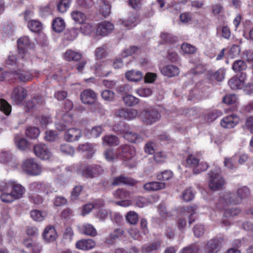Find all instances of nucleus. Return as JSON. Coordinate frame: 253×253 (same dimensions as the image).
<instances>
[{
  "instance_id": "nucleus-12",
  "label": "nucleus",
  "mask_w": 253,
  "mask_h": 253,
  "mask_svg": "<svg viewBox=\"0 0 253 253\" xmlns=\"http://www.w3.org/2000/svg\"><path fill=\"white\" fill-rule=\"evenodd\" d=\"M118 117L122 118L125 120H131L135 119L138 115V111L134 109L122 108L116 111Z\"/></svg>"
},
{
  "instance_id": "nucleus-24",
  "label": "nucleus",
  "mask_w": 253,
  "mask_h": 253,
  "mask_svg": "<svg viewBox=\"0 0 253 253\" xmlns=\"http://www.w3.org/2000/svg\"><path fill=\"white\" fill-rule=\"evenodd\" d=\"M80 232L90 237H95L97 232L95 227L91 224L85 223L80 229Z\"/></svg>"
},
{
  "instance_id": "nucleus-25",
  "label": "nucleus",
  "mask_w": 253,
  "mask_h": 253,
  "mask_svg": "<svg viewBox=\"0 0 253 253\" xmlns=\"http://www.w3.org/2000/svg\"><path fill=\"white\" fill-rule=\"evenodd\" d=\"M137 17L136 13H131L128 16L127 19H119V22L120 24L124 26L130 28L136 25V21Z\"/></svg>"
},
{
  "instance_id": "nucleus-54",
  "label": "nucleus",
  "mask_w": 253,
  "mask_h": 253,
  "mask_svg": "<svg viewBox=\"0 0 253 253\" xmlns=\"http://www.w3.org/2000/svg\"><path fill=\"white\" fill-rule=\"evenodd\" d=\"M70 4V0H60L57 5V9L60 12L64 13L69 7Z\"/></svg>"
},
{
  "instance_id": "nucleus-40",
  "label": "nucleus",
  "mask_w": 253,
  "mask_h": 253,
  "mask_svg": "<svg viewBox=\"0 0 253 253\" xmlns=\"http://www.w3.org/2000/svg\"><path fill=\"white\" fill-rule=\"evenodd\" d=\"M113 195L116 199L125 200L129 197V192L124 189H118L116 190Z\"/></svg>"
},
{
  "instance_id": "nucleus-26",
  "label": "nucleus",
  "mask_w": 253,
  "mask_h": 253,
  "mask_svg": "<svg viewBox=\"0 0 253 253\" xmlns=\"http://www.w3.org/2000/svg\"><path fill=\"white\" fill-rule=\"evenodd\" d=\"M143 77V74L137 70H132L126 72V78L131 82H138L142 79Z\"/></svg>"
},
{
  "instance_id": "nucleus-7",
  "label": "nucleus",
  "mask_w": 253,
  "mask_h": 253,
  "mask_svg": "<svg viewBox=\"0 0 253 253\" xmlns=\"http://www.w3.org/2000/svg\"><path fill=\"white\" fill-rule=\"evenodd\" d=\"M247 75L245 73H242L239 76L235 75L228 81V85L232 90L242 89L245 85Z\"/></svg>"
},
{
  "instance_id": "nucleus-3",
  "label": "nucleus",
  "mask_w": 253,
  "mask_h": 253,
  "mask_svg": "<svg viewBox=\"0 0 253 253\" xmlns=\"http://www.w3.org/2000/svg\"><path fill=\"white\" fill-rule=\"evenodd\" d=\"M82 102L84 104L92 105L91 108L93 111H99L101 109V105L96 101L97 95L91 89H86L83 91L80 94Z\"/></svg>"
},
{
  "instance_id": "nucleus-44",
  "label": "nucleus",
  "mask_w": 253,
  "mask_h": 253,
  "mask_svg": "<svg viewBox=\"0 0 253 253\" xmlns=\"http://www.w3.org/2000/svg\"><path fill=\"white\" fill-rule=\"evenodd\" d=\"M79 33V29L77 28H71L68 30L65 33V38L69 41H74L76 39Z\"/></svg>"
},
{
  "instance_id": "nucleus-20",
  "label": "nucleus",
  "mask_w": 253,
  "mask_h": 253,
  "mask_svg": "<svg viewBox=\"0 0 253 253\" xmlns=\"http://www.w3.org/2000/svg\"><path fill=\"white\" fill-rule=\"evenodd\" d=\"M225 202V204L236 205L241 203V199L239 198L238 195L235 193L228 192L225 193L222 198Z\"/></svg>"
},
{
  "instance_id": "nucleus-53",
  "label": "nucleus",
  "mask_w": 253,
  "mask_h": 253,
  "mask_svg": "<svg viewBox=\"0 0 253 253\" xmlns=\"http://www.w3.org/2000/svg\"><path fill=\"white\" fill-rule=\"evenodd\" d=\"M173 176L171 171L169 170H164L158 174L157 178L161 181H166L170 179Z\"/></svg>"
},
{
  "instance_id": "nucleus-8",
  "label": "nucleus",
  "mask_w": 253,
  "mask_h": 253,
  "mask_svg": "<svg viewBox=\"0 0 253 253\" xmlns=\"http://www.w3.org/2000/svg\"><path fill=\"white\" fill-rule=\"evenodd\" d=\"M222 240L221 238H213L209 240L204 247L205 253H217L221 248Z\"/></svg>"
},
{
  "instance_id": "nucleus-5",
  "label": "nucleus",
  "mask_w": 253,
  "mask_h": 253,
  "mask_svg": "<svg viewBox=\"0 0 253 253\" xmlns=\"http://www.w3.org/2000/svg\"><path fill=\"white\" fill-rule=\"evenodd\" d=\"M22 169L31 175H38L42 172L41 167L32 158L28 159L23 162Z\"/></svg>"
},
{
  "instance_id": "nucleus-18",
  "label": "nucleus",
  "mask_w": 253,
  "mask_h": 253,
  "mask_svg": "<svg viewBox=\"0 0 253 253\" xmlns=\"http://www.w3.org/2000/svg\"><path fill=\"white\" fill-rule=\"evenodd\" d=\"M82 135L81 131L75 128L68 129L64 134V139L68 142L78 140Z\"/></svg>"
},
{
  "instance_id": "nucleus-30",
  "label": "nucleus",
  "mask_w": 253,
  "mask_h": 253,
  "mask_svg": "<svg viewBox=\"0 0 253 253\" xmlns=\"http://www.w3.org/2000/svg\"><path fill=\"white\" fill-rule=\"evenodd\" d=\"M52 26V29L55 32L60 33L65 29L66 25L64 20L62 18L57 17L53 20Z\"/></svg>"
},
{
  "instance_id": "nucleus-43",
  "label": "nucleus",
  "mask_w": 253,
  "mask_h": 253,
  "mask_svg": "<svg viewBox=\"0 0 253 253\" xmlns=\"http://www.w3.org/2000/svg\"><path fill=\"white\" fill-rule=\"evenodd\" d=\"M129 126L124 123H118L113 126V130L119 134H123L125 133Z\"/></svg>"
},
{
  "instance_id": "nucleus-42",
  "label": "nucleus",
  "mask_w": 253,
  "mask_h": 253,
  "mask_svg": "<svg viewBox=\"0 0 253 253\" xmlns=\"http://www.w3.org/2000/svg\"><path fill=\"white\" fill-rule=\"evenodd\" d=\"M12 107L11 105L4 99H0V110L8 116L11 112Z\"/></svg>"
},
{
  "instance_id": "nucleus-35",
  "label": "nucleus",
  "mask_w": 253,
  "mask_h": 253,
  "mask_svg": "<svg viewBox=\"0 0 253 253\" xmlns=\"http://www.w3.org/2000/svg\"><path fill=\"white\" fill-rule=\"evenodd\" d=\"M30 45V40L28 37H23L17 41L18 49L20 53H25L26 47Z\"/></svg>"
},
{
  "instance_id": "nucleus-50",
  "label": "nucleus",
  "mask_w": 253,
  "mask_h": 253,
  "mask_svg": "<svg viewBox=\"0 0 253 253\" xmlns=\"http://www.w3.org/2000/svg\"><path fill=\"white\" fill-rule=\"evenodd\" d=\"M141 50L140 47L132 45L130 46L128 48L125 50L122 53L123 57H127L134 53H137Z\"/></svg>"
},
{
  "instance_id": "nucleus-23",
  "label": "nucleus",
  "mask_w": 253,
  "mask_h": 253,
  "mask_svg": "<svg viewBox=\"0 0 253 253\" xmlns=\"http://www.w3.org/2000/svg\"><path fill=\"white\" fill-rule=\"evenodd\" d=\"M143 188L147 191H157L165 189L166 183L162 182L152 181L144 184Z\"/></svg>"
},
{
  "instance_id": "nucleus-38",
  "label": "nucleus",
  "mask_w": 253,
  "mask_h": 253,
  "mask_svg": "<svg viewBox=\"0 0 253 253\" xmlns=\"http://www.w3.org/2000/svg\"><path fill=\"white\" fill-rule=\"evenodd\" d=\"M14 74L17 76L16 77L21 82H26L30 81L32 79L31 73L26 71H15Z\"/></svg>"
},
{
  "instance_id": "nucleus-47",
  "label": "nucleus",
  "mask_w": 253,
  "mask_h": 253,
  "mask_svg": "<svg viewBox=\"0 0 253 253\" xmlns=\"http://www.w3.org/2000/svg\"><path fill=\"white\" fill-rule=\"evenodd\" d=\"M40 134L39 129L35 126L27 128L26 131V136L31 139H36Z\"/></svg>"
},
{
  "instance_id": "nucleus-37",
  "label": "nucleus",
  "mask_w": 253,
  "mask_h": 253,
  "mask_svg": "<svg viewBox=\"0 0 253 253\" xmlns=\"http://www.w3.org/2000/svg\"><path fill=\"white\" fill-rule=\"evenodd\" d=\"M28 27L31 31L38 33L42 29V23L38 20H32L29 21Z\"/></svg>"
},
{
  "instance_id": "nucleus-33",
  "label": "nucleus",
  "mask_w": 253,
  "mask_h": 253,
  "mask_svg": "<svg viewBox=\"0 0 253 253\" xmlns=\"http://www.w3.org/2000/svg\"><path fill=\"white\" fill-rule=\"evenodd\" d=\"M71 17L73 20L79 24H83L86 20V15L82 12L75 10L71 12Z\"/></svg>"
},
{
  "instance_id": "nucleus-1",
  "label": "nucleus",
  "mask_w": 253,
  "mask_h": 253,
  "mask_svg": "<svg viewBox=\"0 0 253 253\" xmlns=\"http://www.w3.org/2000/svg\"><path fill=\"white\" fill-rule=\"evenodd\" d=\"M209 176V187L213 191L220 190L225 184L223 177L221 175V170L219 168H216L208 173Z\"/></svg>"
},
{
  "instance_id": "nucleus-19",
  "label": "nucleus",
  "mask_w": 253,
  "mask_h": 253,
  "mask_svg": "<svg viewBox=\"0 0 253 253\" xmlns=\"http://www.w3.org/2000/svg\"><path fill=\"white\" fill-rule=\"evenodd\" d=\"M161 73L168 77H173L177 76L179 70L177 67L172 65L165 66L161 69Z\"/></svg>"
},
{
  "instance_id": "nucleus-9",
  "label": "nucleus",
  "mask_w": 253,
  "mask_h": 253,
  "mask_svg": "<svg viewBox=\"0 0 253 253\" xmlns=\"http://www.w3.org/2000/svg\"><path fill=\"white\" fill-rule=\"evenodd\" d=\"M27 96V90L22 86L15 87L11 95L12 100L17 105L21 104Z\"/></svg>"
},
{
  "instance_id": "nucleus-36",
  "label": "nucleus",
  "mask_w": 253,
  "mask_h": 253,
  "mask_svg": "<svg viewBox=\"0 0 253 253\" xmlns=\"http://www.w3.org/2000/svg\"><path fill=\"white\" fill-rule=\"evenodd\" d=\"M101 2L100 12L104 17H106L111 13V5L108 0H101Z\"/></svg>"
},
{
  "instance_id": "nucleus-41",
  "label": "nucleus",
  "mask_w": 253,
  "mask_h": 253,
  "mask_svg": "<svg viewBox=\"0 0 253 253\" xmlns=\"http://www.w3.org/2000/svg\"><path fill=\"white\" fill-rule=\"evenodd\" d=\"M222 115L221 111L213 110L209 112L205 116V120L209 122H212Z\"/></svg>"
},
{
  "instance_id": "nucleus-31",
  "label": "nucleus",
  "mask_w": 253,
  "mask_h": 253,
  "mask_svg": "<svg viewBox=\"0 0 253 253\" xmlns=\"http://www.w3.org/2000/svg\"><path fill=\"white\" fill-rule=\"evenodd\" d=\"M14 141L17 148L21 150L25 151L30 146V143L26 139L21 137L19 135L15 136Z\"/></svg>"
},
{
  "instance_id": "nucleus-16",
  "label": "nucleus",
  "mask_w": 253,
  "mask_h": 253,
  "mask_svg": "<svg viewBox=\"0 0 253 253\" xmlns=\"http://www.w3.org/2000/svg\"><path fill=\"white\" fill-rule=\"evenodd\" d=\"M43 98L41 96H36L32 97L26 103L27 112L38 107L40 105L44 104Z\"/></svg>"
},
{
  "instance_id": "nucleus-2",
  "label": "nucleus",
  "mask_w": 253,
  "mask_h": 253,
  "mask_svg": "<svg viewBox=\"0 0 253 253\" xmlns=\"http://www.w3.org/2000/svg\"><path fill=\"white\" fill-rule=\"evenodd\" d=\"M78 172L85 178L92 179L102 175L104 173L103 168L98 165H85L78 170Z\"/></svg>"
},
{
  "instance_id": "nucleus-11",
  "label": "nucleus",
  "mask_w": 253,
  "mask_h": 253,
  "mask_svg": "<svg viewBox=\"0 0 253 253\" xmlns=\"http://www.w3.org/2000/svg\"><path fill=\"white\" fill-rule=\"evenodd\" d=\"M118 153L121 159L129 160L134 156L135 151L134 147L130 145H123L118 148Z\"/></svg>"
},
{
  "instance_id": "nucleus-10",
  "label": "nucleus",
  "mask_w": 253,
  "mask_h": 253,
  "mask_svg": "<svg viewBox=\"0 0 253 253\" xmlns=\"http://www.w3.org/2000/svg\"><path fill=\"white\" fill-rule=\"evenodd\" d=\"M34 152L36 155L42 159L47 160L51 156V153L47 146L43 144L35 145Z\"/></svg>"
},
{
  "instance_id": "nucleus-21",
  "label": "nucleus",
  "mask_w": 253,
  "mask_h": 253,
  "mask_svg": "<svg viewBox=\"0 0 253 253\" xmlns=\"http://www.w3.org/2000/svg\"><path fill=\"white\" fill-rule=\"evenodd\" d=\"M95 246V242L92 239H84L78 241L76 244L77 249L83 250H88Z\"/></svg>"
},
{
  "instance_id": "nucleus-22",
  "label": "nucleus",
  "mask_w": 253,
  "mask_h": 253,
  "mask_svg": "<svg viewBox=\"0 0 253 253\" xmlns=\"http://www.w3.org/2000/svg\"><path fill=\"white\" fill-rule=\"evenodd\" d=\"M11 193L15 200L21 198L25 193V188L21 185L13 182L11 183Z\"/></svg>"
},
{
  "instance_id": "nucleus-13",
  "label": "nucleus",
  "mask_w": 253,
  "mask_h": 253,
  "mask_svg": "<svg viewBox=\"0 0 253 253\" xmlns=\"http://www.w3.org/2000/svg\"><path fill=\"white\" fill-rule=\"evenodd\" d=\"M57 237V233L53 226L48 225L44 228L42 233V238L45 242H53L56 240Z\"/></svg>"
},
{
  "instance_id": "nucleus-14",
  "label": "nucleus",
  "mask_w": 253,
  "mask_h": 253,
  "mask_svg": "<svg viewBox=\"0 0 253 253\" xmlns=\"http://www.w3.org/2000/svg\"><path fill=\"white\" fill-rule=\"evenodd\" d=\"M136 183L137 181L135 179L131 177L125 176L123 174H121L120 176L113 178L112 185L113 186H118L124 184L133 186Z\"/></svg>"
},
{
  "instance_id": "nucleus-27",
  "label": "nucleus",
  "mask_w": 253,
  "mask_h": 253,
  "mask_svg": "<svg viewBox=\"0 0 253 253\" xmlns=\"http://www.w3.org/2000/svg\"><path fill=\"white\" fill-rule=\"evenodd\" d=\"M124 137L131 143H136L141 140V136L137 133L130 130L129 126L124 134Z\"/></svg>"
},
{
  "instance_id": "nucleus-45",
  "label": "nucleus",
  "mask_w": 253,
  "mask_h": 253,
  "mask_svg": "<svg viewBox=\"0 0 253 253\" xmlns=\"http://www.w3.org/2000/svg\"><path fill=\"white\" fill-rule=\"evenodd\" d=\"M78 150L82 152H88L89 154L87 155L88 158H91L94 153L93 147L91 145L88 143L81 144L78 146Z\"/></svg>"
},
{
  "instance_id": "nucleus-61",
  "label": "nucleus",
  "mask_w": 253,
  "mask_h": 253,
  "mask_svg": "<svg viewBox=\"0 0 253 253\" xmlns=\"http://www.w3.org/2000/svg\"><path fill=\"white\" fill-rule=\"evenodd\" d=\"M138 95L142 97H148L152 94V90L149 88H140L136 90Z\"/></svg>"
},
{
  "instance_id": "nucleus-32",
  "label": "nucleus",
  "mask_w": 253,
  "mask_h": 253,
  "mask_svg": "<svg viewBox=\"0 0 253 253\" xmlns=\"http://www.w3.org/2000/svg\"><path fill=\"white\" fill-rule=\"evenodd\" d=\"M232 68L235 73H244L247 68L246 63L241 59L236 60L232 64Z\"/></svg>"
},
{
  "instance_id": "nucleus-4",
  "label": "nucleus",
  "mask_w": 253,
  "mask_h": 253,
  "mask_svg": "<svg viewBox=\"0 0 253 253\" xmlns=\"http://www.w3.org/2000/svg\"><path fill=\"white\" fill-rule=\"evenodd\" d=\"M140 116L143 123L147 125L158 121L161 116L159 111L153 107L145 108L141 112Z\"/></svg>"
},
{
  "instance_id": "nucleus-55",
  "label": "nucleus",
  "mask_w": 253,
  "mask_h": 253,
  "mask_svg": "<svg viewBox=\"0 0 253 253\" xmlns=\"http://www.w3.org/2000/svg\"><path fill=\"white\" fill-rule=\"evenodd\" d=\"M161 244V242L158 241L148 246H144L142 248V251L145 253L151 252L153 251L157 250L160 247Z\"/></svg>"
},
{
  "instance_id": "nucleus-17",
  "label": "nucleus",
  "mask_w": 253,
  "mask_h": 253,
  "mask_svg": "<svg viewBox=\"0 0 253 253\" xmlns=\"http://www.w3.org/2000/svg\"><path fill=\"white\" fill-rule=\"evenodd\" d=\"M114 29V25L109 22L104 21L100 23L96 29L97 33L101 36H105Z\"/></svg>"
},
{
  "instance_id": "nucleus-64",
  "label": "nucleus",
  "mask_w": 253,
  "mask_h": 253,
  "mask_svg": "<svg viewBox=\"0 0 253 253\" xmlns=\"http://www.w3.org/2000/svg\"><path fill=\"white\" fill-rule=\"evenodd\" d=\"M198 251V248L194 245H190L183 248L181 250L179 253H197Z\"/></svg>"
},
{
  "instance_id": "nucleus-59",
  "label": "nucleus",
  "mask_w": 253,
  "mask_h": 253,
  "mask_svg": "<svg viewBox=\"0 0 253 253\" xmlns=\"http://www.w3.org/2000/svg\"><path fill=\"white\" fill-rule=\"evenodd\" d=\"M237 97L235 94H227L223 98L222 101L228 105L235 104L237 101Z\"/></svg>"
},
{
  "instance_id": "nucleus-28",
  "label": "nucleus",
  "mask_w": 253,
  "mask_h": 253,
  "mask_svg": "<svg viewBox=\"0 0 253 253\" xmlns=\"http://www.w3.org/2000/svg\"><path fill=\"white\" fill-rule=\"evenodd\" d=\"M64 57L67 61L77 62L82 59V55L80 52L68 49L64 53Z\"/></svg>"
},
{
  "instance_id": "nucleus-48",
  "label": "nucleus",
  "mask_w": 253,
  "mask_h": 253,
  "mask_svg": "<svg viewBox=\"0 0 253 253\" xmlns=\"http://www.w3.org/2000/svg\"><path fill=\"white\" fill-rule=\"evenodd\" d=\"M126 220L130 224L135 225L138 221V214L133 211L128 212L126 216Z\"/></svg>"
},
{
  "instance_id": "nucleus-52",
  "label": "nucleus",
  "mask_w": 253,
  "mask_h": 253,
  "mask_svg": "<svg viewBox=\"0 0 253 253\" xmlns=\"http://www.w3.org/2000/svg\"><path fill=\"white\" fill-rule=\"evenodd\" d=\"M217 35L221 32V36L225 39H229L231 36L230 30L227 26H222L217 28Z\"/></svg>"
},
{
  "instance_id": "nucleus-49",
  "label": "nucleus",
  "mask_w": 253,
  "mask_h": 253,
  "mask_svg": "<svg viewBox=\"0 0 253 253\" xmlns=\"http://www.w3.org/2000/svg\"><path fill=\"white\" fill-rule=\"evenodd\" d=\"M104 204V202L102 201H100L98 204L96 202L94 204L91 203L87 204L84 205L83 207L82 214L84 215L89 213L91 211V210L96 206L98 205L99 206H103Z\"/></svg>"
},
{
  "instance_id": "nucleus-6",
  "label": "nucleus",
  "mask_w": 253,
  "mask_h": 253,
  "mask_svg": "<svg viewBox=\"0 0 253 253\" xmlns=\"http://www.w3.org/2000/svg\"><path fill=\"white\" fill-rule=\"evenodd\" d=\"M187 165L193 169L194 173L199 174L200 172L206 170L208 165L205 162H200L199 160L193 155H190L186 159Z\"/></svg>"
},
{
  "instance_id": "nucleus-60",
  "label": "nucleus",
  "mask_w": 253,
  "mask_h": 253,
  "mask_svg": "<svg viewBox=\"0 0 253 253\" xmlns=\"http://www.w3.org/2000/svg\"><path fill=\"white\" fill-rule=\"evenodd\" d=\"M240 212V211L237 209H227L224 212V218H228L229 219H232V218L238 215Z\"/></svg>"
},
{
  "instance_id": "nucleus-15",
  "label": "nucleus",
  "mask_w": 253,
  "mask_h": 253,
  "mask_svg": "<svg viewBox=\"0 0 253 253\" xmlns=\"http://www.w3.org/2000/svg\"><path fill=\"white\" fill-rule=\"evenodd\" d=\"M239 120V118L237 115L232 114L223 118L220 124L222 127L230 128L236 126Z\"/></svg>"
},
{
  "instance_id": "nucleus-34",
  "label": "nucleus",
  "mask_w": 253,
  "mask_h": 253,
  "mask_svg": "<svg viewBox=\"0 0 253 253\" xmlns=\"http://www.w3.org/2000/svg\"><path fill=\"white\" fill-rule=\"evenodd\" d=\"M125 105L128 107H132L138 104L140 101L139 99L131 95L126 94L123 97Z\"/></svg>"
},
{
  "instance_id": "nucleus-51",
  "label": "nucleus",
  "mask_w": 253,
  "mask_h": 253,
  "mask_svg": "<svg viewBox=\"0 0 253 253\" xmlns=\"http://www.w3.org/2000/svg\"><path fill=\"white\" fill-rule=\"evenodd\" d=\"M61 152L65 155L73 156L75 152L73 147L67 144H62L60 146Z\"/></svg>"
},
{
  "instance_id": "nucleus-57",
  "label": "nucleus",
  "mask_w": 253,
  "mask_h": 253,
  "mask_svg": "<svg viewBox=\"0 0 253 253\" xmlns=\"http://www.w3.org/2000/svg\"><path fill=\"white\" fill-rule=\"evenodd\" d=\"M44 183L41 182H34L29 185L30 190L38 192H42L44 188Z\"/></svg>"
},
{
  "instance_id": "nucleus-39",
  "label": "nucleus",
  "mask_w": 253,
  "mask_h": 253,
  "mask_svg": "<svg viewBox=\"0 0 253 253\" xmlns=\"http://www.w3.org/2000/svg\"><path fill=\"white\" fill-rule=\"evenodd\" d=\"M237 194L241 199V203L243 199L248 198L251 194L250 189L246 186L239 188L237 190Z\"/></svg>"
},
{
  "instance_id": "nucleus-56",
  "label": "nucleus",
  "mask_w": 253,
  "mask_h": 253,
  "mask_svg": "<svg viewBox=\"0 0 253 253\" xmlns=\"http://www.w3.org/2000/svg\"><path fill=\"white\" fill-rule=\"evenodd\" d=\"M181 48L182 51L187 54H193L197 50L195 46L188 43H183L181 45Z\"/></svg>"
},
{
  "instance_id": "nucleus-63",
  "label": "nucleus",
  "mask_w": 253,
  "mask_h": 253,
  "mask_svg": "<svg viewBox=\"0 0 253 253\" xmlns=\"http://www.w3.org/2000/svg\"><path fill=\"white\" fill-rule=\"evenodd\" d=\"M182 197L184 201L189 202L194 197V194L191 188L186 189L182 193Z\"/></svg>"
},
{
  "instance_id": "nucleus-29",
  "label": "nucleus",
  "mask_w": 253,
  "mask_h": 253,
  "mask_svg": "<svg viewBox=\"0 0 253 253\" xmlns=\"http://www.w3.org/2000/svg\"><path fill=\"white\" fill-rule=\"evenodd\" d=\"M160 38L161 39L160 43L161 44H172L175 43L177 41V38L176 37L169 33H161Z\"/></svg>"
},
{
  "instance_id": "nucleus-46",
  "label": "nucleus",
  "mask_w": 253,
  "mask_h": 253,
  "mask_svg": "<svg viewBox=\"0 0 253 253\" xmlns=\"http://www.w3.org/2000/svg\"><path fill=\"white\" fill-rule=\"evenodd\" d=\"M103 141L109 146L118 145L119 144V139L118 137L113 135H106L103 138Z\"/></svg>"
},
{
  "instance_id": "nucleus-62",
  "label": "nucleus",
  "mask_w": 253,
  "mask_h": 253,
  "mask_svg": "<svg viewBox=\"0 0 253 253\" xmlns=\"http://www.w3.org/2000/svg\"><path fill=\"white\" fill-rule=\"evenodd\" d=\"M103 99L107 101H111L114 99V93L110 90H105L101 93Z\"/></svg>"
},
{
  "instance_id": "nucleus-58",
  "label": "nucleus",
  "mask_w": 253,
  "mask_h": 253,
  "mask_svg": "<svg viewBox=\"0 0 253 253\" xmlns=\"http://www.w3.org/2000/svg\"><path fill=\"white\" fill-rule=\"evenodd\" d=\"M235 159L234 156L230 158L225 157L223 162L224 166L230 169H234L236 168L234 165Z\"/></svg>"
}]
</instances>
